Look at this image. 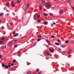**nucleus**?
Returning a JSON list of instances; mask_svg holds the SVG:
<instances>
[{
	"mask_svg": "<svg viewBox=\"0 0 74 74\" xmlns=\"http://www.w3.org/2000/svg\"><path fill=\"white\" fill-rule=\"evenodd\" d=\"M51 7V5L50 4V3H47L46 5V8H47L49 9Z\"/></svg>",
	"mask_w": 74,
	"mask_h": 74,
	"instance_id": "nucleus-1",
	"label": "nucleus"
},
{
	"mask_svg": "<svg viewBox=\"0 0 74 74\" xmlns=\"http://www.w3.org/2000/svg\"><path fill=\"white\" fill-rule=\"evenodd\" d=\"M2 67H5L6 69H8V65L5 66V65L4 64V63H2Z\"/></svg>",
	"mask_w": 74,
	"mask_h": 74,
	"instance_id": "nucleus-2",
	"label": "nucleus"
},
{
	"mask_svg": "<svg viewBox=\"0 0 74 74\" xmlns=\"http://www.w3.org/2000/svg\"><path fill=\"white\" fill-rule=\"evenodd\" d=\"M12 7H14V6H15V2H14L13 1H12Z\"/></svg>",
	"mask_w": 74,
	"mask_h": 74,
	"instance_id": "nucleus-3",
	"label": "nucleus"
},
{
	"mask_svg": "<svg viewBox=\"0 0 74 74\" xmlns=\"http://www.w3.org/2000/svg\"><path fill=\"white\" fill-rule=\"evenodd\" d=\"M60 14H62L63 13V10H60Z\"/></svg>",
	"mask_w": 74,
	"mask_h": 74,
	"instance_id": "nucleus-4",
	"label": "nucleus"
},
{
	"mask_svg": "<svg viewBox=\"0 0 74 74\" xmlns=\"http://www.w3.org/2000/svg\"><path fill=\"white\" fill-rule=\"evenodd\" d=\"M3 42V41L1 40H0V44H2Z\"/></svg>",
	"mask_w": 74,
	"mask_h": 74,
	"instance_id": "nucleus-5",
	"label": "nucleus"
},
{
	"mask_svg": "<svg viewBox=\"0 0 74 74\" xmlns=\"http://www.w3.org/2000/svg\"><path fill=\"white\" fill-rule=\"evenodd\" d=\"M29 4H27V5L26 6V7L27 8V9H28L29 8Z\"/></svg>",
	"mask_w": 74,
	"mask_h": 74,
	"instance_id": "nucleus-6",
	"label": "nucleus"
},
{
	"mask_svg": "<svg viewBox=\"0 0 74 74\" xmlns=\"http://www.w3.org/2000/svg\"><path fill=\"white\" fill-rule=\"evenodd\" d=\"M9 3H7L5 5H6V6H7V7H8V6H9Z\"/></svg>",
	"mask_w": 74,
	"mask_h": 74,
	"instance_id": "nucleus-7",
	"label": "nucleus"
},
{
	"mask_svg": "<svg viewBox=\"0 0 74 74\" xmlns=\"http://www.w3.org/2000/svg\"><path fill=\"white\" fill-rule=\"evenodd\" d=\"M17 2L18 3L20 4V3H21V0H17Z\"/></svg>",
	"mask_w": 74,
	"mask_h": 74,
	"instance_id": "nucleus-8",
	"label": "nucleus"
},
{
	"mask_svg": "<svg viewBox=\"0 0 74 74\" xmlns=\"http://www.w3.org/2000/svg\"><path fill=\"white\" fill-rule=\"evenodd\" d=\"M44 24L46 25H48V22L47 21L44 22Z\"/></svg>",
	"mask_w": 74,
	"mask_h": 74,
	"instance_id": "nucleus-9",
	"label": "nucleus"
},
{
	"mask_svg": "<svg viewBox=\"0 0 74 74\" xmlns=\"http://www.w3.org/2000/svg\"><path fill=\"white\" fill-rule=\"evenodd\" d=\"M42 4L43 5H45V1L42 2Z\"/></svg>",
	"mask_w": 74,
	"mask_h": 74,
	"instance_id": "nucleus-10",
	"label": "nucleus"
},
{
	"mask_svg": "<svg viewBox=\"0 0 74 74\" xmlns=\"http://www.w3.org/2000/svg\"><path fill=\"white\" fill-rule=\"evenodd\" d=\"M39 7L40 10H42V6H40Z\"/></svg>",
	"mask_w": 74,
	"mask_h": 74,
	"instance_id": "nucleus-11",
	"label": "nucleus"
},
{
	"mask_svg": "<svg viewBox=\"0 0 74 74\" xmlns=\"http://www.w3.org/2000/svg\"><path fill=\"white\" fill-rule=\"evenodd\" d=\"M4 15V14L3 13H2L0 14V16H3Z\"/></svg>",
	"mask_w": 74,
	"mask_h": 74,
	"instance_id": "nucleus-12",
	"label": "nucleus"
},
{
	"mask_svg": "<svg viewBox=\"0 0 74 74\" xmlns=\"http://www.w3.org/2000/svg\"><path fill=\"white\" fill-rule=\"evenodd\" d=\"M18 36V34H15L14 36V37H16V36Z\"/></svg>",
	"mask_w": 74,
	"mask_h": 74,
	"instance_id": "nucleus-13",
	"label": "nucleus"
},
{
	"mask_svg": "<svg viewBox=\"0 0 74 74\" xmlns=\"http://www.w3.org/2000/svg\"><path fill=\"white\" fill-rule=\"evenodd\" d=\"M65 43H66V44H68L69 43V40H66L65 41Z\"/></svg>",
	"mask_w": 74,
	"mask_h": 74,
	"instance_id": "nucleus-14",
	"label": "nucleus"
},
{
	"mask_svg": "<svg viewBox=\"0 0 74 74\" xmlns=\"http://www.w3.org/2000/svg\"><path fill=\"white\" fill-rule=\"evenodd\" d=\"M37 16L38 17V19H39V18H40V15H39L38 14H37Z\"/></svg>",
	"mask_w": 74,
	"mask_h": 74,
	"instance_id": "nucleus-15",
	"label": "nucleus"
},
{
	"mask_svg": "<svg viewBox=\"0 0 74 74\" xmlns=\"http://www.w3.org/2000/svg\"><path fill=\"white\" fill-rule=\"evenodd\" d=\"M1 40H5V38L3 37V38H1Z\"/></svg>",
	"mask_w": 74,
	"mask_h": 74,
	"instance_id": "nucleus-16",
	"label": "nucleus"
},
{
	"mask_svg": "<svg viewBox=\"0 0 74 74\" xmlns=\"http://www.w3.org/2000/svg\"><path fill=\"white\" fill-rule=\"evenodd\" d=\"M44 15H45V16H48V14H46V13H45L44 14Z\"/></svg>",
	"mask_w": 74,
	"mask_h": 74,
	"instance_id": "nucleus-17",
	"label": "nucleus"
},
{
	"mask_svg": "<svg viewBox=\"0 0 74 74\" xmlns=\"http://www.w3.org/2000/svg\"><path fill=\"white\" fill-rule=\"evenodd\" d=\"M49 51H50V52H53L54 50L53 49H49Z\"/></svg>",
	"mask_w": 74,
	"mask_h": 74,
	"instance_id": "nucleus-18",
	"label": "nucleus"
},
{
	"mask_svg": "<svg viewBox=\"0 0 74 74\" xmlns=\"http://www.w3.org/2000/svg\"><path fill=\"white\" fill-rule=\"evenodd\" d=\"M40 70L39 69H37L36 70V72H38Z\"/></svg>",
	"mask_w": 74,
	"mask_h": 74,
	"instance_id": "nucleus-19",
	"label": "nucleus"
},
{
	"mask_svg": "<svg viewBox=\"0 0 74 74\" xmlns=\"http://www.w3.org/2000/svg\"><path fill=\"white\" fill-rule=\"evenodd\" d=\"M56 45H59V43L57 42H56Z\"/></svg>",
	"mask_w": 74,
	"mask_h": 74,
	"instance_id": "nucleus-20",
	"label": "nucleus"
},
{
	"mask_svg": "<svg viewBox=\"0 0 74 74\" xmlns=\"http://www.w3.org/2000/svg\"><path fill=\"white\" fill-rule=\"evenodd\" d=\"M41 21V20L39 19L37 21V22H38L40 23V21Z\"/></svg>",
	"mask_w": 74,
	"mask_h": 74,
	"instance_id": "nucleus-21",
	"label": "nucleus"
},
{
	"mask_svg": "<svg viewBox=\"0 0 74 74\" xmlns=\"http://www.w3.org/2000/svg\"><path fill=\"white\" fill-rule=\"evenodd\" d=\"M41 40V38L38 39L37 40V41H40Z\"/></svg>",
	"mask_w": 74,
	"mask_h": 74,
	"instance_id": "nucleus-22",
	"label": "nucleus"
},
{
	"mask_svg": "<svg viewBox=\"0 0 74 74\" xmlns=\"http://www.w3.org/2000/svg\"><path fill=\"white\" fill-rule=\"evenodd\" d=\"M9 15H10V14L9 13H7L6 14V16H9Z\"/></svg>",
	"mask_w": 74,
	"mask_h": 74,
	"instance_id": "nucleus-23",
	"label": "nucleus"
},
{
	"mask_svg": "<svg viewBox=\"0 0 74 74\" xmlns=\"http://www.w3.org/2000/svg\"><path fill=\"white\" fill-rule=\"evenodd\" d=\"M46 42H47V43H49V41L48 40H46Z\"/></svg>",
	"mask_w": 74,
	"mask_h": 74,
	"instance_id": "nucleus-24",
	"label": "nucleus"
},
{
	"mask_svg": "<svg viewBox=\"0 0 74 74\" xmlns=\"http://www.w3.org/2000/svg\"><path fill=\"white\" fill-rule=\"evenodd\" d=\"M38 37H39V38H40V37H41V36L40 35H38Z\"/></svg>",
	"mask_w": 74,
	"mask_h": 74,
	"instance_id": "nucleus-25",
	"label": "nucleus"
},
{
	"mask_svg": "<svg viewBox=\"0 0 74 74\" xmlns=\"http://www.w3.org/2000/svg\"><path fill=\"white\" fill-rule=\"evenodd\" d=\"M51 38H55V36H51Z\"/></svg>",
	"mask_w": 74,
	"mask_h": 74,
	"instance_id": "nucleus-26",
	"label": "nucleus"
},
{
	"mask_svg": "<svg viewBox=\"0 0 74 74\" xmlns=\"http://www.w3.org/2000/svg\"><path fill=\"white\" fill-rule=\"evenodd\" d=\"M15 62H16V60H13V62L14 63H15Z\"/></svg>",
	"mask_w": 74,
	"mask_h": 74,
	"instance_id": "nucleus-27",
	"label": "nucleus"
},
{
	"mask_svg": "<svg viewBox=\"0 0 74 74\" xmlns=\"http://www.w3.org/2000/svg\"><path fill=\"white\" fill-rule=\"evenodd\" d=\"M14 46V47L15 48H16V47H17V45H15Z\"/></svg>",
	"mask_w": 74,
	"mask_h": 74,
	"instance_id": "nucleus-28",
	"label": "nucleus"
},
{
	"mask_svg": "<svg viewBox=\"0 0 74 74\" xmlns=\"http://www.w3.org/2000/svg\"><path fill=\"white\" fill-rule=\"evenodd\" d=\"M1 48L2 49H4V47H3V46H1Z\"/></svg>",
	"mask_w": 74,
	"mask_h": 74,
	"instance_id": "nucleus-29",
	"label": "nucleus"
},
{
	"mask_svg": "<svg viewBox=\"0 0 74 74\" xmlns=\"http://www.w3.org/2000/svg\"><path fill=\"white\" fill-rule=\"evenodd\" d=\"M58 41L59 42H60V40H59V39L58 40Z\"/></svg>",
	"mask_w": 74,
	"mask_h": 74,
	"instance_id": "nucleus-30",
	"label": "nucleus"
},
{
	"mask_svg": "<svg viewBox=\"0 0 74 74\" xmlns=\"http://www.w3.org/2000/svg\"><path fill=\"white\" fill-rule=\"evenodd\" d=\"M8 66L9 67H11V65H10V64H9Z\"/></svg>",
	"mask_w": 74,
	"mask_h": 74,
	"instance_id": "nucleus-31",
	"label": "nucleus"
},
{
	"mask_svg": "<svg viewBox=\"0 0 74 74\" xmlns=\"http://www.w3.org/2000/svg\"><path fill=\"white\" fill-rule=\"evenodd\" d=\"M15 32L14 31V32H13V34H15Z\"/></svg>",
	"mask_w": 74,
	"mask_h": 74,
	"instance_id": "nucleus-32",
	"label": "nucleus"
},
{
	"mask_svg": "<svg viewBox=\"0 0 74 74\" xmlns=\"http://www.w3.org/2000/svg\"><path fill=\"white\" fill-rule=\"evenodd\" d=\"M50 16H53V14H50Z\"/></svg>",
	"mask_w": 74,
	"mask_h": 74,
	"instance_id": "nucleus-33",
	"label": "nucleus"
},
{
	"mask_svg": "<svg viewBox=\"0 0 74 74\" xmlns=\"http://www.w3.org/2000/svg\"><path fill=\"white\" fill-rule=\"evenodd\" d=\"M65 47H66L65 46H62V48H65Z\"/></svg>",
	"mask_w": 74,
	"mask_h": 74,
	"instance_id": "nucleus-34",
	"label": "nucleus"
},
{
	"mask_svg": "<svg viewBox=\"0 0 74 74\" xmlns=\"http://www.w3.org/2000/svg\"><path fill=\"white\" fill-rule=\"evenodd\" d=\"M11 66H14V64H11Z\"/></svg>",
	"mask_w": 74,
	"mask_h": 74,
	"instance_id": "nucleus-35",
	"label": "nucleus"
},
{
	"mask_svg": "<svg viewBox=\"0 0 74 74\" xmlns=\"http://www.w3.org/2000/svg\"><path fill=\"white\" fill-rule=\"evenodd\" d=\"M47 55H49V53H48V52H47Z\"/></svg>",
	"mask_w": 74,
	"mask_h": 74,
	"instance_id": "nucleus-36",
	"label": "nucleus"
},
{
	"mask_svg": "<svg viewBox=\"0 0 74 74\" xmlns=\"http://www.w3.org/2000/svg\"><path fill=\"white\" fill-rule=\"evenodd\" d=\"M2 58V55H0V58Z\"/></svg>",
	"mask_w": 74,
	"mask_h": 74,
	"instance_id": "nucleus-37",
	"label": "nucleus"
},
{
	"mask_svg": "<svg viewBox=\"0 0 74 74\" xmlns=\"http://www.w3.org/2000/svg\"><path fill=\"white\" fill-rule=\"evenodd\" d=\"M69 51H70V52H71V51H72V50L71 49H69Z\"/></svg>",
	"mask_w": 74,
	"mask_h": 74,
	"instance_id": "nucleus-38",
	"label": "nucleus"
},
{
	"mask_svg": "<svg viewBox=\"0 0 74 74\" xmlns=\"http://www.w3.org/2000/svg\"><path fill=\"white\" fill-rule=\"evenodd\" d=\"M70 51H69L68 52V54H69V53H70Z\"/></svg>",
	"mask_w": 74,
	"mask_h": 74,
	"instance_id": "nucleus-39",
	"label": "nucleus"
},
{
	"mask_svg": "<svg viewBox=\"0 0 74 74\" xmlns=\"http://www.w3.org/2000/svg\"><path fill=\"white\" fill-rule=\"evenodd\" d=\"M7 12H10V11L8 10H6Z\"/></svg>",
	"mask_w": 74,
	"mask_h": 74,
	"instance_id": "nucleus-40",
	"label": "nucleus"
},
{
	"mask_svg": "<svg viewBox=\"0 0 74 74\" xmlns=\"http://www.w3.org/2000/svg\"><path fill=\"white\" fill-rule=\"evenodd\" d=\"M17 42V40H14V42Z\"/></svg>",
	"mask_w": 74,
	"mask_h": 74,
	"instance_id": "nucleus-41",
	"label": "nucleus"
},
{
	"mask_svg": "<svg viewBox=\"0 0 74 74\" xmlns=\"http://www.w3.org/2000/svg\"><path fill=\"white\" fill-rule=\"evenodd\" d=\"M41 73V72H39V73H38V74H40V73Z\"/></svg>",
	"mask_w": 74,
	"mask_h": 74,
	"instance_id": "nucleus-42",
	"label": "nucleus"
},
{
	"mask_svg": "<svg viewBox=\"0 0 74 74\" xmlns=\"http://www.w3.org/2000/svg\"><path fill=\"white\" fill-rule=\"evenodd\" d=\"M53 25H56V23H53Z\"/></svg>",
	"mask_w": 74,
	"mask_h": 74,
	"instance_id": "nucleus-43",
	"label": "nucleus"
},
{
	"mask_svg": "<svg viewBox=\"0 0 74 74\" xmlns=\"http://www.w3.org/2000/svg\"><path fill=\"white\" fill-rule=\"evenodd\" d=\"M20 51H19L18 52V53H20Z\"/></svg>",
	"mask_w": 74,
	"mask_h": 74,
	"instance_id": "nucleus-44",
	"label": "nucleus"
},
{
	"mask_svg": "<svg viewBox=\"0 0 74 74\" xmlns=\"http://www.w3.org/2000/svg\"><path fill=\"white\" fill-rule=\"evenodd\" d=\"M59 50H60V51H61V49H60V48H59Z\"/></svg>",
	"mask_w": 74,
	"mask_h": 74,
	"instance_id": "nucleus-45",
	"label": "nucleus"
},
{
	"mask_svg": "<svg viewBox=\"0 0 74 74\" xmlns=\"http://www.w3.org/2000/svg\"><path fill=\"white\" fill-rule=\"evenodd\" d=\"M5 32H4V33H3V34H5Z\"/></svg>",
	"mask_w": 74,
	"mask_h": 74,
	"instance_id": "nucleus-46",
	"label": "nucleus"
},
{
	"mask_svg": "<svg viewBox=\"0 0 74 74\" xmlns=\"http://www.w3.org/2000/svg\"><path fill=\"white\" fill-rule=\"evenodd\" d=\"M13 14H14V15H15V14H14V13L13 12Z\"/></svg>",
	"mask_w": 74,
	"mask_h": 74,
	"instance_id": "nucleus-47",
	"label": "nucleus"
},
{
	"mask_svg": "<svg viewBox=\"0 0 74 74\" xmlns=\"http://www.w3.org/2000/svg\"><path fill=\"white\" fill-rule=\"evenodd\" d=\"M10 25H12V23H10Z\"/></svg>",
	"mask_w": 74,
	"mask_h": 74,
	"instance_id": "nucleus-48",
	"label": "nucleus"
},
{
	"mask_svg": "<svg viewBox=\"0 0 74 74\" xmlns=\"http://www.w3.org/2000/svg\"><path fill=\"white\" fill-rule=\"evenodd\" d=\"M68 3H70V0H68Z\"/></svg>",
	"mask_w": 74,
	"mask_h": 74,
	"instance_id": "nucleus-49",
	"label": "nucleus"
},
{
	"mask_svg": "<svg viewBox=\"0 0 74 74\" xmlns=\"http://www.w3.org/2000/svg\"><path fill=\"white\" fill-rule=\"evenodd\" d=\"M66 1H67V0H64Z\"/></svg>",
	"mask_w": 74,
	"mask_h": 74,
	"instance_id": "nucleus-50",
	"label": "nucleus"
},
{
	"mask_svg": "<svg viewBox=\"0 0 74 74\" xmlns=\"http://www.w3.org/2000/svg\"><path fill=\"white\" fill-rule=\"evenodd\" d=\"M10 45H11V42H10Z\"/></svg>",
	"mask_w": 74,
	"mask_h": 74,
	"instance_id": "nucleus-51",
	"label": "nucleus"
},
{
	"mask_svg": "<svg viewBox=\"0 0 74 74\" xmlns=\"http://www.w3.org/2000/svg\"><path fill=\"white\" fill-rule=\"evenodd\" d=\"M46 37H48V36H46Z\"/></svg>",
	"mask_w": 74,
	"mask_h": 74,
	"instance_id": "nucleus-52",
	"label": "nucleus"
},
{
	"mask_svg": "<svg viewBox=\"0 0 74 74\" xmlns=\"http://www.w3.org/2000/svg\"><path fill=\"white\" fill-rule=\"evenodd\" d=\"M1 23V20H0V23Z\"/></svg>",
	"mask_w": 74,
	"mask_h": 74,
	"instance_id": "nucleus-53",
	"label": "nucleus"
},
{
	"mask_svg": "<svg viewBox=\"0 0 74 74\" xmlns=\"http://www.w3.org/2000/svg\"><path fill=\"white\" fill-rule=\"evenodd\" d=\"M45 18H47V17L46 16L45 17Z\"/></svg>",
	"mask_w": 74,
	"mask_h": 74,
	"instance_id": "nucleus-54",
	"label": "nucleus"
},
{
	"mask_svg": "<svg viewBox=\"0 0 74 74\" xmlns=\"http://www.w3.org/2000/svg\"><path fill=\"white\" fill-rule=\"evenodd\" d=\"M73 10H74V7H73Z\"/></svg>",
	"mask_w": 74,
	"mask_h": 74,
	"instance_id": "nucleus-55",
	"label": "nucleus"
},
{
	"mask_svg": "<svg viewBox=\"0 0 74 74\" xmlns=\"http://www.w3.org/2000/svg\"><path fill=\"white\" fill-rule=\"evenodd\" d=\"M72 42H73V41H72Z\"/></svg>",
	"mask_w": 74,
	"mask_h": 74,
	"instance_id": "nucleus-56",
	"label": "nucleus"
},
{
	"mask_svg": "<svg viewBox=\"0 0 74 74\" xmlns=\"http://www.w3.org/2000/svg\"><path fill=\"white\" fill-rule=\"evenodd\" d=\"M10 63H11V62H10L9 63V64H10Z\"/></svg>",
	"mask_w": 74,
	"mask_h": 74,
	"instance_id": "nucleus-57",
	"label": "nucleus"
},
{
	"mask_svg": "<svg viewBox=\"0 0 74 74\" xmlns=\"http://www.w3.org/2000/svg\"><path fill=\"white\" fill-rule=\"evenodd\" d=\"M64 52H65V51L63 52V53H64Z\"/></svg>",
	"mask_w": 74,
	"mask_h": 74,
	"instance_id": "nucleus-58",
	"label": "nucleus"
},
{
	"mask_svg": "<svg viewBox=\"0 0 74 74\" xmlns=\"http://www.w3.org/2000/svg\"><path fill=\"white\" fill-rule=\"evenodd\" d=\"M53 1H56V0H53Z\"/></svg>",
	"mask_w": 74,
	"mask_h": 74,
	"instance_id": "nucleus-59",
	"label": "nucleus"
},
{
	"mask_svg": "<svg viewBox=\"0 0 74 74\" xmlns=\"http://www.w3.org/2000/svg\"><path fill=\"white\" fill-rule=\"evenodd\" d=\"M38 33V32H37V33H36V34H37V33Z\"/></svg>",
	"mask_w": 74,
	"mask_h": 74,
	"instance_id": "nucleus-60",
	"label": "nucleus"
},
{
	"mask_svg": "<svg viewBox=\"0 0 74 74\" xmlns=\"http://www.w3.org/2000/svg\"><path fill=\"white\" fill-rule=\"evenodd\" d=\"M19 56L20 57H21V56Z\"/></svg>",
	"mask_w": 74,
	"mask_h": 74,
	"instance_id": "nucleus-61",
	"label": "nucleus"
},
{
	"mask_svg": "<svg viewBox=\"0 0 74 74\" xmlns=\"http://www.w3.org/2000/svg\"><path fill=\"white\" fill-rule=\"evenodd\" d=\"M51 25H53V24H51Z\"/></svg>",
	"mask_w": 74,
	"mask_h": 74,
	"instance_id": "nucleus-62",
	"label": "nucleus"
},
{
	"mask_svg": "<svg viewBox=\"0 0 74 74\" xmlns=\"http://www.w3.org/2000/svg\"><path fill=\"white\" fill-rule=\"evenodd\" d=\"M50 55V56H51V55Z\"/></svg>",
	"mask_w": 74,
	"mask_h": 74,
	"instance_id": "nucleus-63",
	"label": "nucleus"
},
{
	"mask_svg": "<svg viewBox=\"0 0 74 74\" xmlns=\"http://www.w3.org/2000/svg\"><path fill=\"white\" fill-rule=\"evenodd\" d=\"M71 15H72V14H71Z\"/></svg>",
	"mask_w": 74,
	"mask_h": 74,
	"instance_id": "nucleus-64",
	"label": "nucleus"
}]
</instances>
